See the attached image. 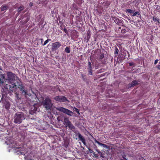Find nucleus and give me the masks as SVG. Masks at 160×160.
<instances>
[{
    "mask_svg": "<svg viewBox=\"0 0 160 160\" xmlns=\"http://www.w3.org/2000/svg\"><path fill=\"white\" fill-rule=\"evenodd\" d=\"M7 80L8 81L9 90L11 92L15 91L17 89V85L13 82L15 80V74L11 72H7Z\"/></svg>",
    "mask_w": 160,
    "mask_h": 160,
    "instance_id": "obj_1",
    "label": "nucleus"
},
{
    "mask_svg": "<svg viewBox=\"0 0 160 160\" xmlns=\"http://www.w3.org/2000/svg\"><path fill=\"white\" fill-rule=\"evenodd\" d=\"M25 119V117L23 113H16L14 116V122L16 124H19Z\"/></svg>",
    "mask_w": 160,
    "mask_h": 160,
    "instance_id": "obj_2",
    "label": "nucleus"
},
{
    "mask_svg": "<svg viewBox=\"0 0 160 160\" xmlns=\"http://www.w3.org/2000/svg\"><path fill=\"white\" fill-rule=\"evenodd\" d=\"M7 94H2L1 99L0 101V102L3 104V106H4L5 108L7 110H8L10 106V104L8 101H7L4 99V97H6Z\"/></svg>",
    "mask_w": 160,
    "mask_h": 160,
    "instance_id": "obj_3",
    "label": "nucleus"
},
{
    "mask_svg": "<svg viewBox=\"0 0 160 160\" xmlns=\"http://www.w3.org/2000/svg\"><path fill=\"white\" fill-rule=\"evenodd\" d=\"M52 104L51 99L48 98H45L43 101V106L46 109H50L52 107Z\"/></svg>",
    "mask_w": 160,
    "mask_h": 160,
    "instance_id": "obj_4",
    "label": "nucleus"
},
{
    "mask_svg": "<svg viewBox=\"0 0 160 160\" xmlns=\"http://www.w3.org/2000/svg\"><path fill=\"white\" fill-rule=\"evenodd\" d=\"M17 78H18L19 82L17 81V88H18L20 89V91L22 92V93L24 95H26L28 94L27 90H24V87L23 85L22 82L20 81L19 78L17 77Z\"/></svg>",
    "mask_w": 160,
    "mask_h": 160,
    "instance_id": "obj_5",
    "label": "nucleus"
},
{
    "mask_svg": "<svg viewBox=\"0 0 160 160\" xmlns=\"http://www.w3.org/2000/svg\"><path fill=\"white\" fill-rule=\"evenodd\" d=\"M57 109L58 111L62 112L71 116H72L73 114V112L72 111L63 107H59L57 108Z\"/></svg>",
    "mask_w": 160,
    "mask_h": 160,
    "instance_id": "obj_6",
    "label": "nucleus"
},
{
    "mask_svg": "<svg viewBox=\"0 0 160 160\" xmlns=\"http://www.w3.org/2000/svg\"><path fill=\"white\" fill-rule=\"evenodd\" d=\"M54 99L56 101L58 102H65L68 101L67 98L64 96H57L54 98Z\"/></svg>",
    "mask_w": 160,
    "mask_h": 160,
    "instance_id": "obj_7",
    "label": "nucleus"
},
{
    "mask_svg": "<svg viewBox=\"0 0 160 160\" xmlns=\"http://www.w3.org/2000/svg\"><path fill=\"white\" fill-rule=\"evenodd\" d=\"M62 46L61 43L57 41L52 44V49L53 51H56L58 49Z\"/></svg>",
    "mask_w": 160,
    "mask_h": 160,
    "instance_id": "obj_8",
    "label": "nucleus"
},
{
    "mask_svg": "<svg viewBox=\"0 0 160 160\" xmlns=\"http://www.w3.org/2000/svg\"><path fill=\"white\" fill-rule=\"evenodd\" d=\"M78 136V138L84 145H86V140L85 138L83 137V136L80 134V133L78 132L77 133H75Z\"/></svg>",
    "mask_w": 160,
    "mask_h": 160,
    "instance_id": "obj_9",
    "label": "nucleus"
},
{
    "mask_svg": "<svg viewBox=\"0 0 160 160\" xmlns=\"http://www.w3.org/2000/svg\"><path fill=\"white\" fill-rule=\"evenodd\" d=\"M112 19L118 25H121L122 24V21L116 17H112Z\"/></svg>",
    "mask_w": 160,
    "mask_h": 160,
    "instance_id": "obj_10",
    "label": "nucleus"
},
{
    "mask_svg": "<svg viewBox=\"0 0 160 160\" xmlns=\"http://www.w3.org/2000/svg\"><path fill=\"white\" fill-rule=\"evenodd\" d=\"M111 2L110 1H107L105 2H101V4L104 6V7L108 8L109 7Z\"/></svg>",
    "mask_w": 160,
    "mask_h": 160,
    "instance_id": "obj_11",
    "label": "nucleus"
},
{
    "mask_svg": "<svg viewBox=\"0 0 160 160\" xmlns=\"http://www.w3.org/2000/svg\"><path fill=\"white\" fill-rule=\"evenodd\" d=\"M5 80V75L4 74H0V84H2Z\"/></svg>",
    "mask_w": 160,
    "mask_h": 160,
    "instance_id": "obj_12",
    "label": "nucleus"
},
{
    "mask_svg": "<svg viewBox=\"0 0 160 160\" xmlns=\"http://www.w3.org/2000/svg\"><path fill=\"white\" fill-rule=\"evenodd\" d=\"M37 110V108L34 106H33L29 111V113L33 115Z\"/></svg>",
    "mask_w": 160,
    "mask_h": 160,
    "instance_id": "obj_13",
    "label": "nucleus"
},
{
    "mask_svg": "<svg viewBox=\"0 0 160 160\" xmlns=\"http://www.w3.org/2000/svg\"><path fill=\"white\" fill-rule=\"evenodd\" d=\"M64 121L66 127H67V126L71 122L68 118L64 117Z\"/></svg>",
    "mask_w": 160,
    "mask_h": 160,
    "instance_id": "obj_14",
    "label": "nucleus"
},
{
    "mask_svg": "<svg viewBox=\"0 0 160 160\" xmlns=\"http://www.w3.org/2000/svg\"><path fill=\"white\" fill-rule=\"evenodd\" d=\"M153 20L155 22V24H157L160 23L159 19L156 16L153 17Z\"/></svg>",
    "mask_w": 160,
    "mask_h": 160,
    "instance_id": "obj_15",
    "label": "nucleus"
},
{
    "mask_svg": "<svg viewBox=\"0 0 160 160\" xmlns=\"http://www.w3.org/2000/svg\"><path fill=\"white\" fill-rule=\"evenodd\" d=\"M95 142L98 143V145H99L100 146H102L103 148H108V146L106 144H104L101 143L100 142H99V141H98L97 140H95Z\"/></svg>",
    "mask_w": 160,
    "mask_h": 160,
    "instance_id": "obj_16",
    "label": "nucleus"
},
{
    "mask_svg": "<svg viewBox=\"0 0 160 160\" xmlns=\"http://www.w3.org/2000/svg\"><path fill=\"white\" fill-rule=\"evenodd\" d=\"M132 16L133 17L137 16L138 17L140 18H141V15L138 11H137L134 12Z\"/></svg>",
    "mask_w": 160,
    "mask_h": 160,
    "instance_id": "obj_17",
    "label": "nucleus"
},
{
    "mask_svg": "<svg viewBox=\"0 0 160 160\" xmlns=\"http://www.w3.org/2000/svg\"><path fill=\"white\" fill-rule=\"evenodd\" d=\"M139 84L138 81L136 80H133L131 82V85L132 87H134Z\"/></svg>",
    "mask_w": 160,
    "mask_h": 160,
    "instance_id": "obj_18",
    "label": "nucleus"
},
{
    "mask_svg": "<svg viewBox=\"0 0 160 160\" xmlns=\"http://www.w3.org/2000/svg\"><path fill=\"white\" fill-rule=\"evenodd\" d=\"M69 128V129L71 130H72L73 129H75V127L73 125V124L71 122L69 124L68 126Z\"/></svg>",
    "mask_w": 160,
    "mask_h": 160,
    "instance_id": "obj_19",
    "label": "nucleus"
},
{
    "mask_svg": "<svg viewBox=\"0 0 160 160\" xmlns=\"http://www.w3.org/2000/svg\"><path fill=\"white\" fill-rule=\"evenodd\" d=\"M54 91L55 92H57L58 91L59 92H61V90L60 89L59 86L58 85H56L54 88Z\"/></svg>",
    "mask_w": 160,
    "mask_h": 160,
    "instance_id": "obj_20",
    "label": "nucleus"
},
{
    "mask_svg": "<svg viewBox=\"0 0 160 160\" xmlns=\"http://www.w3.org/2000/svg\"><path fill=\"white\" fill-rule=\"evenodd\" d=\"M24 7L23 5L20 6L18 8V13L20 12L22 10L24 9Z\"/></svg>",
    "mask_w": 160,
    "mask_h": 160,
    "instance_id": "obj_21",
    "label": "nucleus"
},
{
    "mask_svg": "<svg viewBox=\"0 0 160 160\" xmlns=\"http://www.w3.org/2000/svg\"><path fill=\"white\" fill-rule=\"evenodd\" d=\"M65 52L67 53H69L70 52V47H66L65 49Z\"/></svg>",
    "mask_w": 160,
    "mask_h": 160,
    "instance_id": "obj_22",
    "label": "nucleus"
},
{
    "mask_svg": "<svg viewBox=\"0 0 160 160\" xmlns=\"http://www.w3.org/2000/svg\"><path fill=\"white\" fill-rule=\"evenodd\" d=\"M16 89H15V91H13V92H15V97H16L17 98L18 100L19 99H21L19 97V94L17 92H16Z\"/></svg>",
    "mask_w": 160,
    "mask_h": 160,
    "instance_id": "obj_23",
    "label": "nucleus"
},
{
    "mask_svg": "<svg viewBox=\"0 0 160 160\" xmlns=\"http://www.w3.org/2000/svg\"><path fill=\"white\" fill-rule=\"evenodd\" d=\"M81 76L83 80L84 81H86L87 80V76L86 75H84L83 74H82Z\"/></svg>",
    "mask_w": 160,
    "mask_h": 160,
    "instance_id": "obj_24",
    "label": "nucleus"
},
{
    "mask_svg": "<svg viewBox=\"0 0 160 160\" xmlns=\"http://www.w3.org/2000/svg\"><path fill=\"white\" fill-rule=\"evenodd\" d=\"M7 8V7L6 6L2 5L1 7V10L2 11H4L6 10Z\"/></svg>",
    "mask_w": 160,
    "mask_h": 160,
    "instance_id": "obj_25",
    "label": "nucleus"
},
{
    "mask_svg": "<svg viewBox=\"0 0 160 160\" xmlns=\"http://www.w3.org/2000/svg\"><path fill=\"white\" fill-rule=\"evenodd\" d=\"M126 12L131 13H132L134 12V10H133L130 9H126Z\"/></svg>",
    "mask_w": 160,
    "mask_h": 160,
    "instance_id": "obj_26",
    "label": "nucleus"
},
{
    "mask_svg": "<svg viewBox=\"0 0 160 160\" xmlns=\"http://www.w3.org/2000/svg\"><path fill=\"white\" fill-rule=\"evenodd\" d=\"M115 51H114V54H117L119 52V50L118 48L116 46L115 47Z\"/></svg>",
    "mask_w": 160,
    "mask_h": 160,
    "instance_id": "obj_27",
    "label": "nucleus"
},
{
    "mask_svg": "<svg viewBox=\"0 0 160 160\" xmlns=\"http://www.w3.org/2000/svg\"><path fill=\"white\" fill-rule=\"evenodd\" d=\"M88 149L90 153L93 154L95 156H96V154H95V152H94L92 149H90V148H88Z\"/></svg>",
    "mask_w": 160,
    "mask_h": 160,
    "instance_id": "obj_28",
    "label": "nucleus"
},
{
    "mask_svg": "<svg viewBox=\"0 0 160 160\" xmlns=\"http://www.w3.org/2000/svg\"><path fill=\"white\" fill-rule=\"evenodd\" d=\"M97 10L98 12V14L99 16H101L102 13V9L98 10L97 9Z\"/></svg>",
    "mask_w": 160,
    "mask_h": 160,
    "instance_id": "obj_29",
    "label": "nucleus"
},
{
    "mask_svg": "<svg viewBox=\"0 0 160 160\" xmlns=\"http://www.w3.org/2000/svg\"><path fill=\"white\" fill-rule=\"evenodd\" d=\"M88 69L92 68L91 63L89 61H88Z\"/></svg>",
    "mask_w": 160,
    "mask_h": 160,
    "instance_id": "obj_30",
    "label": "nucleus"
},
{
    "mask_svg": "<svg viewBox=\"0 0 160 160\" xmlns=\"http://www.w3.org/2000/svg\"><path fill=\"white\" fill-rule=\"evenodd\" d=\"M99 61L101 62L102 64H104L106 63V61L104 59H101V60H100V59H99Z\"/></svg>",
    "mask_w": 160,
    "mask_h": 160,
    "instance_id": "obj_31",
    "label": "nucleus"
},
{
    "mask_svg": "<svg viewBox=\"0 0 160 160\" xmlns=\"http://www.w3.org/2000/svg\"><path fill=\"white\" fill-rule=\"evenodd\" d=\"M51 41V39H48L46 41H45L44 42V43L43 44V46H45L46 45V44L48 43L49 41Z\"/></svg>",
    "mask_w": 160,
    "mask_h": 160,
    "instance_id": "obj_32",
    "label": "nucleus"
},
{
    "mask_svg": "<svg viewBox=\"0 0 160 160\" xmlns=\"http://www.w3.org/2000/svg\"><path fill=\"white\" fill-rule=\"evenodd\" d=\"M104 54L102 53L101 55H100V57L99 59H100V60H101V59H104Z\"/></svg>",
    "mask_w": 160,
    "mask_h": 160,
    "instance_id": "obj_33",
    "label": "nucleus"
},
{
    "mask_svg": "<svg viewBox=\"0 0 160 160\" xmlns=\"http://www.w3.org/2000/svg\"><path fill=\"white\" fill-rule=\"evenodd\" d=\"M88 69V74L90 75H92V68H89Z\"/></svg>",
    "mask_w": 160,
    "mask_h": 160,
    "instance_id": "obj_34",
    "label": "nucleus"
},
{
    "mask_svg": "<svg viewBox=\"0 0 160 160\" xmlns=\"http://www.w3.org/2000/svg\"><path fill=\"white\" fill-rule=\"evenodd\" d=\"M90 32L89 33L88 32L87 38V39L88 40H89V39H90Z\"/></svg>",
    "mask_w": 160,
    "mask_h": 160,
    "instance_id": "obj_35",
    "label": "nucleus"
},
{
    "mask_svg": "<svg viewBox=\"0 0 160 160\" xmlns=\"http://www.w3.org/2000/svg\"><path fill=\"white\" fill-rule=\"evenodd\" d=\"M74 108L76 112H77L78 114H80L79 110L75 107H74Z\"/></svg>",
    "mask_w": 160,
    "mask_h": 160,
    "instance_id": "obj_36",
    "label": "nucleus"
},
{
    "mask_svg": "<svg viewBox=\"0 0 160 160\" xmlns=\"http://www.w3.org/2000/svg\"><path fill=\"white\" fill-rule=\"evenodd\" d=\"M129 65L130 66H131L135 65V63L133 62H130L129 63Z\"/></svg>",
    "mask_w": 160,
    "mask_h": 160,
    "instance_id": "obj_37",
    "label": "nucleus"
},
{
    "mask_svg": "<svg viewBox=\"0 0 160 160\" xmlns=\"http://www.w3.org/2000/svg\"><path fill=\"white\" fill-rule=\"evenodd\" d=\"M126 32V30L124 29H122L121 31V32L122 33H125Z\"/></svg>",
    "mask_w": 160,
    "mask_h": 160,
    "instance_id": "obj_38",
    "label": "nucleus"
},
{
    "mask_svg": "<svg viewBox=\"0 0 160 160\" xmlns=\"http://www.w3.org/2000/svg\"><path fill=\"white\" fill-rule=\"evenodd\" d=\"M63 31H64L66 33H67L68 32V31L67 30V29L65 28H64V29H63Z\"/></svg>",
    "mask_w": 160,
    "mask_h": 160,
    "instance_id": "obj_39",
    "label": "nucleus"
},
{
    "mask_svg": "<svg viewBox=\"0 0 160 160\" xmlns=\"http://www.w3.org/2000/svg\"><path fill=\"white\" fill-rule=\"evenodd\" d=\"M156 67L158 68V70H160V64L157 65L156 66Z\"/></svg>",
    "mask_w": 160,
    "mask_h": 160,
    "instance_id": "obj_40",
    "label": "nucleus"
},
{
    "mask_svg": "<svg viewBox=\"0 0 160 160\" xmlns=\"http://www.w3.org/2000/svg\"><path fill=\"white\" fill-rule=\"evenodd\" d=\"M158 59H156L154 61V64L155 65L156 64L158 63Z\"/></svg>",
    "mask_w": 160,
    "mask_h": 160,
    "instance_id": "obj_41",
    "label": "nucleus"
},
{
    "mask_svg": "<svg viewBox=\"0 0 160 160\" xmlns=\"http://www.w3.org/2000/svg\"><path fill=\"white\" fill-rule=\"evenodd\" d=\"M126 155H124L122 156V158H123V159L122 160H127V158H125Z\"/></svg>",
    "mask_w": 160,
    "mask_h": 160,
    "instance_id": "obj_42",
    "label": "nucleus"
},
{
    "mask_svg": "<svg viewBox=\"0 0 160 160\" xmlns=\"http://www.w3.org/2000/svg\"><path fill=\"white\" fill-rule=\"evenodd\" d=\"M29 20V19L28 18H27L26 20H25L24 22V23H27Z\"/></svg>",
    "mask_w": 160,
    "mask_h": 160,
    "instance_id": "obj_43",
    "label": "nucleus"
},
{
    "mask_svg": "<svg viewBox=\"0 0 160 160\" xmlns=\"http://www.w3.org/2000/svg\"><path fill=\"white\" fill-rule=\"evenodd\" d=\"M33 5V4L32 3V2H30V3H29V6H32Z\"/></svg>",
    "mask_w": 160,
    "mask_h": 160,
    "instance_id": "obj_44",
    "label": "nucleus"
},
{
    "mask_svg": "<svg viewBox=\"0 0 160 160\" xmlns=\"http://www.w3.org/2000/svg\"><path fill=\"white\" fill-rule=\"evenodd\" d=\"M103 70V69H101L100 70H99L98 71V72L100 73L101 72H102V70Z\"/></svg>",
    "mask_w": 160,
    "mask_h": 160,
    "instance_id": "obj_45",
    "label": "nucleus"
},
{
    "mask_svg": "<svg viewBox=\"0 0 160 160\" xmlns=\"http://www.w3.org/2000/svg\"><path fill=\"white\" fill-rule=\"evenodd\" d=\"M40 39L41 40V41H42H42H43V39H42V38H41V39Z\"/></svg>",
    "mask_w": 160,
    "mask_h": 160,
    "instance_id": "obj_46",
    "label": "nucleus"
},
{
    "mask_svg": "<svg viewBox=\"0 0 160 160\" xmlns=\"http://www.w3.org/2000/svg\"><path fill=\"white\" fill-rule=\"evenodd\" d=\"M121 27H119L118 28V29H121Z\"/></svg>",
    "mask_w": 160,
    "mask_h": 160,
    "instance_id": "obj_47",
    "label": "nucleus"
},
{
    "mask_svg": "<svg viewBox=\"0 0 160 160\" xmlns=\"http://www.w3.org/2000/svg\"><path fill=\"white\" fill-rule=\"evenodd\" d=\"M0 70H2V69L1 67L0 66Z\"/></svg>",
    "mask_w": 160,
    "mask_h": 160,
    "instance_id": "obj_48",
    "label": "nucleus"
},
{
    "mask_svg": "<svg viewBox=\"0 0 160 160\" xmlns=\"http://www.w3.org/2000/svg\"><path fill=\"white\" fill-rule=\"evenodd\" d=\"M96 67H97V68H98V66H96Z\"/></svg>",
    "mask_w": 160,
    "mask_h": 160,
    "instance_id": "obj_49",
    "label": "nucleus"
},
{
    "mask_svg": "<svg viewBox=\"0 0 160 160\" xmlns=\"http://www.w3.org/2000/svg\"><path fill=\"white\" fill-rule=\"evenodd\" d=\"M30 160H34L33 159H31Z\"/></svg>",
    "mask_w": 160,
    "mask_h": 160,
    "instance_id": "obj_50",
    "label": "nucleus"
},
{
    "mask_svg": "<svg viewBox=\"0 0 160 160\" xmlns=\"http://www.w3.org/2000/svg\"><path fill=\"white\" fill-rule=\"evenodd\" d=\"M1 73H2V72H0V74H1Z\"/></svg>",
    "mask_w": 160,
    "mask_h": 160,
    "instance_id": "obj_51",
    "label": "nucleus"
},
{
    "mask_svg": "<svg viewBox=\"0 0 160 160\" xmlns=\"http://www.w3.org/2000/svg\"><path fill=\"white\" fill-rule=\"evenodd\" d=\"M127 160H128L127 159Z\"/></svg>",
    "mask_w": 160,
    "mask_h": 160,
    "instance_id": "obj_52",
    "label": "nucleus"
}]
</instances>
